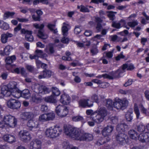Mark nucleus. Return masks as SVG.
I'll list each match as a JSON object with an SVG mask.
<instances>
[{
	"label": "nucleus",
	"mask_w": 149,
	"mask_h": 149,
	"mask_svg": "<svg viewBox=\"0 0 149 149\" xmlns=\"http://www.w3.org/2000/svg\"><path fill=\"white\" fill-rule=\"evenodd\" d=\"M55 110L58 116L61 118L66 116L68 113V107L63 105H58L56 107Z\"/></svg>",
	"instance_id": "obj_5"
},
{
	"label": "nucleus",
	"mask_w": 149,
	"mask_h": 149,
	"mask_svg": "<svg viewBox=\"0 0 149 149\" xmlns=\"http://www.w3.org/2000/svg\"><path fill=\"white\" fill-rule=\"evenodd\" d=\"M33 26L37 29H39L38 31L37 36L40 38L45 39L47 38L48 36L47 34L45 33L43 31L42 29L44 27V25L43 24L39 25V24L35 23L33 24Z\"/></svg>",
	"instance_id": "obj_9"
},
{
	"label": "nucleus",
	"mask_w": 149,
	"mask_h": 149,
	"mask_svg": "<svg viewBox=\"0 0 149 149\" xmlns=\"http://www.w3.org/2000/svg\"><path fill=\"white\" fill-rule=\"evenodd\" d=\"M119 92L122 94L130 95L132 93V91L131 90H123L122 89H120L119 90Z\"/></svg>",
	"instance_id": "obj_47"
},
{
	"label": "nucleus",
	"mask_w": 149,
	"mask_h": 149,
	"mask_svg": "<svg viewBox=\"0 0 149 149\" xmlns=\"http://www.w3.org/2000/svg\"><path fill=\"white\" fill-rule=\"evenodd\" d=\"M7 104L9 108L13 109H17L21 106V103L18 100L13 99L8 100Z\"/></svg>",
	"instance_id": "obj_10"
},
{
	"label": "nucleus",
	"mask_w": 149,
	"mask_h": 149,
	"mask_svg": "<svg viewBox=\"0 0 149 149\" xmlns=\"http://www.w3.org/2000/svg\"><path fill=\"white\" fill-rule=\"evenodd\" d=\"M16 83L14 81H12L10 82L8 84L7 86H6L7 88L6 89V91H9L11 93H15L17 92L15 91V92H11V90H14L15 91V88H16Z\"/></svg>",
	"instance_id": "obj_22"
},
{
	"label": "nucleus",
	"mask_w": 149,
	"mask_h": 149,
	"mask_svg": "<svg viewBox=\"0 0 149 149\" xmlns=\"http://www.w3.org/2000/svg\"><path fill=\"white\" fill-rule=\"evenodd\" d=\"M125 57V56L123 54V52H122L120 54L116 57V61H119L121 58H123Z\"/></svg>",
	"instance_id": "obj_57"
},
{
	"label": "nucleus",
	"mask_w": 149,
	"mask_h": 149,
	"mask_svg": "<svg viewBox=\"0 0 149 149\" xmlns=\"http://www.w3.org/2000/svg\"><path fill=\"white\" fill-rule=\"evenodd\" d=\"M64 131L67 136L77 140H79L82 133L78 129L71 126H64Z\"/></svg>",
	"instance_id": "obj_1"
},
{
	"label": "nucleus",
	"mask_w": 149,
	"mask_h": 149,
	"mask_svg": "<svg viewBox=\"0 0 149 149\" xmlns=\"http://www.w3.org/2000/svg\"><path fill=\"white\" fill-rule=\"evenodd\" d=\"M113 129V127L109 125L105 127L102 131V135L107 138V141H109L110 139V135Z\"/></svg>",
	"instance_id": "obj_8"
},
{
	"label": "nucleus",
	"mask_w": 149,
	"mask_h": 149,
	"mask_svg": "<svg viewBox=\"0 0 149 149\" xmlns=\"http://www.w3.org/2000/svg\"><path fill=\"white\" fill-rule=\"evenodd\" d=\"M102 26L101 24L99 23H97V26L96 27V29L97 30V32L100 31L102 29Z\"/></svg>",
	"instance_id": "obj_60"
},
{
	"label": "nucleus",
	"mask_w": 149,
	"mask_h": 149,
	"mask_svg": "<svg viewBox=\"0 0 149 149\" xmlns=\"http://www.w3.org/2000/svg\"><path fill=\"white\" fill-rule=\"evenodd\" d=\"M116 13L115 12L110 11L108 12L107 16L111 20H113L114 19L115 16L114 13Z\"/></svg>",
	"instance_id": "obj_48"
},
{
	"label": "nucleus",
	"mask_w": 149,
	"mask_h": 149,
	"mask_svg": "<svg viewBox=\"0 0 149 149\" xmlns=\"http://www.w3.org/2000/svg\"><path fill=\"white\" fill-rule=\"evenodd\" d=\"M140 109L142 113L146 115L147 114L148 110L146 109L141 104L140 105Z\"/></svg>",
	"instance_id": "obj_53"
},
{
	"label": "nucleus",
	"mask_w": 149,
	"mask_h": 149,
	"mask_svg": "<svg viewBox=\"0 0 149 149\" xmlns=\"http://www.w3.org/2000/svg\"><path fill=\"white\" fill-rule=\"evenodd\" d=\"M41 97L38 94L33 95L32 97V100L33 102H38L41 100Z\"/></svg>",
	"instance_id": "obj_40"
},
{
	"label": "nucleus",
	"mask_w": 149,
	"mask_h": 149,
	"mask_svg": "<svg viewBox=\"0 0 149 149\" xmlns=\"http://www.w3.org/2000/svg\"><path fill=\"white\" fill-rule=\"evenodd\" d=\"M21 95L23 97L26 99L29 98L31 96L30 92L27 89H25L22 91Z\"/></svg>",
	"instance_id": "obj_32"
},
{
	"label": "nucleus",
	"mask_w": 149,
	"mask_h": 149,
	"mask_svg": "<svg viewBox=\"0 0 149 149\" xmlns=\"http://www.w3.org/2000/svg\"><path fill=\"white\" fill-rule=\"evenodd\" d=\"M13 36V35L12 34L8 32L3 34L1 36V42L3 43H5L7 42L8 38L11 37Z\"/></svg>",
	"instance_id": "obj_25"
},
{
	"label": "nucleus",
	"mask_w": 149,
	"mask_h": 149,
	"mask_svg": "<svg viewBox=\"0 0 149 149\" xmlns=\"http://www.w3.org/2000/svg\"><path fill=\"white\" fill-rule=\"evenodd\" d=\"M137 129L139 132H142L146 129L145 126L142 123H140L137 126Z\"/></svg>",
	"instance_id": "obj_43"
},
{
	"label": "nucleus",
	"mask_w": 149,
	"mask_h": 149,
	"mask_svg": "<svg viewBox=\"0 0 149 149\" xmlns=\"http://www.w3.org/2000/svg\"><path fill=\"white\" fill-rule=\"evenodd\" d=\"M21 34H25V38L28 41L32 42L33 40V37L32 35V31L22 29L21 30Z\"/></svg>",
	"instance_id": "obj_13"
},
{
	"label": "nucleus",
	"mask_w": 149,
	"mask_h": 149,
	"mask_svg": "<svg viewBox=\"0 0 149 149\" xmlns=\"http://www.w3.org/2000/svg\"><path fill=\"white\" fill-rule=\"evenodd\" d=\"M53 74V72L49 70H46L43 71L40 75H39L38 77L39 79L45 78L50 77Z\"/></svg>",
	"instance_id": "obj_19"
},
{
	"label": "nucleus",
	"mask_w": 149,
	"mask_h": 149,
	"mask_svg": "<svg viewBox=\"0 0 149 149\" xmlns=\"http://www.w3.org/2000/svg\"><path fill=\"white\" fill-rule=\"evenodd\" d=\"M70 98L68 95L63 94L61 96L60 101L63 104L67 105L70 103Z\"/></svg>",
	"instance_id": "obj_18"
},
{
	"label": "nucleus",
	"mask_w": 149,
	"mask_h": 149,
	"mask_svg": "<svg viewBox=\"0 0 149 149\" xmlns=\"http://www.w3.org/2000/svg\"><path fill=\"white\" fill-rule=\"evenodd\" d=\"M72 119L73 121L76 122L82 120L83 119V118L81 116H77L72 117Z\"/></svg>",
	"instance_id": "obj_49"
},
{
	"label": "nucleus",
	"mask_w": 149,
	"mask_h": 149,
	"mask_svg": "<svg viewBox=\"0 0 149 149\" xmlns=\"http://www.w3.org/2000/svg\"><path fill=\"white\" fill-rule=\"evenodd\" d=\"M112 26L117 29H120L121 27L120 22H117L114 21L112 22Z\"/></svg>",
	"instance_id": "obj_50"
},
{
	"label": "nucleus",
	"mask_w": 149,
	"mask_h": 149,
	"mask_svg": "<svg viewBox=\"0 0 149 149\" xmlns=\"http://www.w3.org/2000/svg\"><path fill=\"white\" fill-rule=\"evenodd\" d=\"M27 125L29 129L31 130L33 129L36 128L38 127V123L32 119L30 120L28 122Z\"/></svg>",
	"instance_id": "obj_20"
},
{
	"label": "nucleus",
	"mask_w": 149,
	"mask_h": 149,
	"mask_svg": "<svg viewBox=\"0 0 149 149\" xmlns=\"http://www.w3.org/2000/svg\"><path fill=\"white\" fill-rule=\"evenodd\" d=\"M138 24V22L137 20H134L132 22L127 23L128 25L131 27H134Z\"/></svg>",
	"instance_id": "obj_46"
},
{
	"label": "nucleus",
	"mask_w": 149,
	"mask_h": 149,
	"mask_svg": "<svg viewBox=\"0 0 149 149\" xmlns=\"http://www.w3.org/2000/svg\"><path fill=\"white\" fill-rule=\"evenodd\" d=\"M128 129L127 125L125 123L118 124L117 126L116 129L119 132H124Z\"/></svg>",
	"instance_id": "obj_26"
},
{
	"label": "nucleus",
	"mask_w": 149,
	"mask_h": 149,
	"mask_svg": "<svg viewBox=\"0 0 149 149\" xmlns=\"http://www.w3.org/2000/svg\"><path fill=\"white\" fill-rule=\"evenodd\" d=\"M62 130L58 126H55L47 129L45 132L46 136L50 138H54L58 136L61 134Z\"/></svg>",
	"instance_id": "obj_3"
},
{
	"label": "nucleus",
	"mask_w": 149,
	"mask_h": 149,
	"mask_svg": "<svg viewBox=\"0 0 149 149\" xmlns=\"http://www.w3.org/2000/svg\"><path fill=\"white\" fill-rule=\"evenodd\" d=\"M89 100H81L79 102V106L82 107H85L86 106L88 107H91L93 105V102H92L91 104H89L88 102V101Z\"/></svg>",
	"instance_id": "obj_28"
},
{
	"label": "nucleus",
	"mask_w": 149,
	"mask_h": 149,
	"mask_svg": "<svg viewBox=\"0 0 149 149\" xmlns=\"http://www.w3.org/2000/svg\"><path fill=\"white\" fill-rule=\"evenodd\" d=\"M21 25L22 24L21 23L19 24L18 26L14 28V31L17 32L18 31H19L21 29Z\"/></svg>",
	"instance_id": "obj_64"
},
{
	"label": "nucleus",
	"mask_w": 149,
	"mask_h": 149,
	"mask_svg": "<svg viewBox=\"0 0 149 149\" xmlns=\"http://www.w3.org/2000/svg\"><path fill=\"white\" fill-rule=\"evenodd\" d=\"M20 73H21L22 75L25 77L26 76V72L24 68H23L21 67L20 70Z\"/></svg>",
	"instance_id": "obj_62"
},
{
	"label": "nucleus",
	"mask_w": 149,
	"mask_h": 149,
	"mask_svg": "<svg viewBox=\"0 0 149 149\" xmlns=\"http://www.w3.org/2000/svg\"><path fill=\"white\" fill-rule=\"evenodd\" d=\"M7 88L6 85L3 86L1 88H0V97H2L4 96L7 97L13 96L14 97L18 98L20 96V94L18 92L11 93L6 91Z\"/></svg>",
	"instance_id": "obj_4"
},
{
	"label": "nucleus",
	"mask_w": 149,
	"mask_h": 149,
	"mask_svg": "<svg viewBox=\"0 0 149 149\" xmlns=\"http://www.w3.org/2000/svg\"><path fill=\"white\" fill-rule=\"evenodd\" d=\"M70 28V26L69 25L67 22L63 23L62 30L64 36H66L67 35L68 30Z\"/></svg>",
	"instance_id": "obj_27"
},
{
	"label": "nucleus",
	"mask_w": 149,
	"mask_h": 149,
	"mask_svg": "<svg viewBox=\"0 0 149 149\" xmlns=\"http://www.w3.org/2000/svg\"><path fill=\"white\" fill-rule=\"evenodd\" d=\"M3 120L5 123L10 127H14L17 124L16 119L15 117L10 115L5 116Z\"/></svg>",
	"instance_id": "obj_6"
},
{
	"label": "nucleus",
	"mask_w": 149,
	"mask_h": 149,
	"mask_svg": "<svg viewBox=\"0 0 149 149\" xmlns=\"http://www.w3.org/2000/svg\"><path fill=\"white\" fill-rule=\"evenodd\" d=\"M40 110L42 111L46 112L48 110V107L46 105L42 104L41 106Z\"/></svg>",
	"instance_id": "obj_56"
},
{
	"label": "nucleus",
	"mask_w": 149,
	"mask_h": 149,
	"mask_svg": "<svg viewBox=\"0 0 149 149\" xmlns=\"http://www.w3.org/2000/svg\"><path fill=\"white\" fill-rule=\"evenodd\" d=\"M93 139V136L91 134L88 133L83 134L82 133L79 141H92Z\"/></svg>",
	"instance_id": "obj_21"
},
{
	"label": "nucleus",
	"mask_w": 149,
	"mask_h": 149,
	"mask_svg": "<svg viewBox=\"0 0 149 149\" xmlns=\"http://www.w3.org/2000/svg\"><path fill=\"white\" fill-rule=\"evenodd\" d=\"M91 99L93 102H95L97 103L99 102V98L98 96L96 94H93L91 97ZM92 102H91V103Z\"/></svg>",
	"instance_id": "obj_45"
},
{
	"label": "nucleus",
	"mask_w": 149,
	"mask_h": 149,
	"mask_svg": "<svg viewBox=\"0 0 149 149\" xmlns=\"http://www.w3.org/2000/svg\"><path fill=\"white\" fill-rule=\"evenodd\" d=\"M134 111L135 113L137 118L138 119L140 116V113L138 105L135 104L134 106Z\"/></svg>",
	"instance_id": "obj_42"
},
{
	"label": "nucleus",
	"mask_w": 149,
	"mask_h": 149,
	"mask_svg": "<svg viewBox=\"0 0 149 149\" xmlns=\"http://www.w3.org/2000/svg\"><path fill=\"white\" fill-rule=\"evenodd\" d=\"M132 79H130L124 84V86L125 87H127L128 86L132 84Z\"/></svg>",
	"instance_id": "obj_63"
},
{
	"label": "nucleus",
	"mask_w": 149,
	"mask_h": 149,
	"mask_svg": "<svg viewBox=\"0 0 149 149\" xmlns=\"http://www.w3.org/2000/svg\"><path fill=\"white\" fill-rule=\"evenodd\" d=\"M55 117V113L53 112H50L40 115L39 117L38 120L40 122H45L53 120Z\"/></svg>",
	"instance_id": "obj_7"
},
{
	"label": "nucleus",
	"mask_w": 149,
	"mask_h": 149,
	"mask_svg": "<svg viewBox=\"0 0 149 149\" xmlns=\"http://www.w3.org/2000/svg\"><path fill=\"white\" fill-rule=\"evenodd\" d=\"M30 149H41V141L37 139L32 141L30 143Z\"/></svg>",
	"instance_id": "obj_15"
},
{
	"label": "nucleus",
	"mask_w": 149,
	"mask_h": 149,
	"mask_svg": "<svg viewBox=\"0 0 149 149\" xmlns=\"http://www.w3.org/2000/svg\"><path fill=\"white\" fill-rule=\"evenodd\" d=\"M91 52L92 54V55H94L98 52V51L96 48H94L91 49Z\"/></svg>",
	"instance_id": "obj_59"
},
{
	"label": "nucleus",
	"mask_w": 149,
	"mask_h": 149,
	"mask_svg": "<svg viewBox=\"0 0 149 149\" xmlns=\"http://www.w3.org/2000/svg\"><path fill=\"white\" fill-rule=\"evenodd\" d=\"M52 93L53 95L58 96L60 94V91L58 88L56 87H52L51 88Z\"/></svg>",
	"instance_id": "obj_38"
},
{
	"label": "nucleus",
	"mask_w": 149,
	"mask_h": 149,
	"mask_svg": "<svg viewBox=\"0 0 149 149\" xmlns=\"http://www.w3.org/2000/svg\"><path fill=\"white\" fill-rule=\"evenodd\" d=\"M21 116L22 119L26 120L33 119L34 116V114L32 112H25L22 113Z\"/></svg>",
	"instance_id": "obj_17"
},
{
	"label": "nucleus",
	"mask_w": 149,
	"mask_h": 149,
	"mask_svg": "<svg viewBox=\"0 0 149 149\" xmlns=\"http://www.w3.org/2000/svg\"><path fill=\"white\" fill-rule=\"evenodd\" d=\"M14 12H10L8 11L5 12L3 15V17L5 19H6L9 17H12L15 14Z\"/></svg>",
	"instance_id": "obj_39"
},
{
	"label": "nucleus",
	"mask_w": 149,
	"mask_h": 149,
	"mask_svg": "<svg viewBox=\"0 0 149 149\" xmlns=\"http://www.w3.org/2000/svg\"><path fill=\"white\" fill-rule=\"evenodd\" d=\"M3 139L5 141L10 143H12L15 141V136L13 135L6 134L4 135L3 137Z\"/></svg>",
	"instance_id": "obj_24"
},
{
	"label": "nucleus",
	"mask_w": 149,
	"mask_h": 149,
	"mask_svg": "<svg viewBox=\"0 0 149 149\" xmlns=\"http://www.w3.org/2000/svg\"><path fill=\"white\" fill-rule=\"evenodd\" d=\"M107 138L104 137L103 138L101 139H99L97 141L96 143V144L98 146H100L104 144L105 142V140H107Z\"/></svg>",
	"instance_id": "obj_52"
},
{
	"label": "nucleus",
	"mask_w": 149,
	"mask_h": 149,
	"mask_svg": "<svg viewBox=\"0 0 149 149\" xmlns=\"http://www.w3.org/2000/svg\"><path fill=\"white\" fill-rule=\"evenodd\" d=\"M81 31V29L80 28L76 26L74 29V33L76 34H78Z\"/></svg>",
	"instance_id": "obj_61"
},
{
	"label": "nucleus",
	"mask_w": 149,
	"mask_h": 149,
	"mask_svg": "<svg viewBox=\"0 0 149 149\" xmlns=\"http://www.w3.org/2000/svg\"><path fill=\"white\" fill-rule=\"evenodd\" d=\"M102 35H101L97 34L93 38H92V40L93 41H97L98 40H102L103 39L102 38Z\"/></svg>",
	"instance_id": "obj_55"
},
{
	"label": "nucleus",
	"mask_w": 149,
	"mask_h": 149,
	"mask_svg": "<svg viewBox=\"0 0 149 149\" xmlns=\"http://www.w3.org/2000/svg\"><path fill=\"white\" fill-rule=\"evenodd\" d=\"M127 138L126 134L124 133H120L116 136V139L117 142L121 145L123 144L125 142L126 139Z\"/></svg>",
	"instance_id": "obj_14"
},
{
	"label": "nucleus",
	"mask_w": 149,
	"mask_h": 149,
	"mask_svg": "<svg viewBox=\"0 0 149 149\" xmlns=\"http://www.w3.org/2000/svg\"><path fill=\"white\" fill-rule=\"evenodd\" d=\"M80 11L83 12H88L89 10L88 8L84 6H81L80 9Z\"/></svg>",
	"instance_id": "obj_58"
},
{
	"label": "nucleus",
	"mask_w": 149,
	"mask_h": 149,
	"mask_svg": "<svg viewBox=\"0 0 149 149\" xmlns=\"http://www.w3.org/2000/svg\"><path fill=\"white\" fill-rule=\"evenodd\" d=\"M19 136L22 141L26 142L31 139V136L29 132L26 130H21L19 133Z\"/></svg>",
	"instance_id": "obj_12"
},
{
	"label": "nucleus",
	"mask_w": 149,
	"mask_h": 149,
	"mask_svg": "<svg viewBox=\"0 0 149 149\" xmlns=\"http://www.w3.org/2000/svg\"><path fill=\"white\" fill-rule=\"evenodd\" d=\"M95 112L97 113V115L95 116L91 115V118L94 122L97 123H100L102 122L107 114V111L104 107L99 108Z\"/></svg>",
	"instance_id": "obj_2"
},
{
	"label": "nucleus",
	"mask_w": 149,
	"mask_h": 149,
	"mask_svg": "<svg viewBox=\"0 0 149 149\" xmlns=\"http://www.w3.org/2000/svg\"><path fill=\"white\" fill-rule=\"evenodd\" d=\"M113 107L116 108L118 110L120 109H122V107L121 105L119 99H118L115 102H113Z\"/></svg>",
	"instance_id": "obj_37"
},
{
	"label": "nucleus",
	"mask_w": 149,
	"mask_h": 149,
	"mask_svg": "<svg viewBox=\"0 0 149 149\" xmlns=\"http://www.w3.org/2000/svg\"><path fill=\"white\" fill-rule=\"evenodd\" d=\"M12 48L9 45H7L5 47L4 50V53L5 54L8 55L9 54Z\"/></svg>",
	"instance_id": "obj_44"
},
{
	"label": "nucleus",
	"mask_w": 149,
	"mask_h": 149,
	"mask_svg": "<svg viewBox=\"0 0 149 149\" xmlns=\"http://www.w3.org/2000/svg\"><path fill=\"white\" fill-rule=\"evenodd\" d=\"M8 24L2 20H0V28L4 30H7L9 28Z\"/></svg>",
	"instance_id": "obj_34"
},
{
	"label": "nucleus",
	"mask_w": 149,
	"mask_h": 149,
	"mask_svg": "<svg viewBox=\"0 0 149 149\" xmlns=\"http://www.w3.org/2000/svg\"><path fill=\"white\" fill-rule=\"evenodd\" d=\"M119 102L122 107V110H123L128 105L129 102L126 98H123L122 99H119Z\"/></svg>",
	"instance_id": "obj_30"
},
{
	"label": "nucleus",
	"mask_w": 149,
	"mask_h": 149,
	"mask_svg": "<svg viewBox=\"0 0 149 149\" xmlns=\"http://www.w3.org/2000/svg\"><path fill=\"white\" fill-rule=\"evenodd\" d=\"M47 49H49L50 53L52 54L54 53V50L53 47L52 45H49V46L47 48V49H45L46 52L48 53H49V52H48L47 51Z\"/></svg>",
	"instance_id": "obj_54"
},
{
	"label": "nucleus",
	"mask_w": 149,
	"mask_h": 149,
	"mask_svg": "<svg viewBox=\"0 0 149 149\" xmlns=\"http://www.w3.org/2000/svg\"><path fill=\"white\" fill-rule=\"evenodd\" d=\"M138 138L139 140L142 142H148L149 143V132L141 134Z\"/></svg>",
	"instance_id": "obj_16"
},
{
	"label": "nucleus",
	"mask_w": 149,
	"mask_h": 149,
	"mask_svg": "<svg viewBox=\"0 0 149 149\" xmlns=\"http://www.w3.org/2000/svg\"><path fill=\"white\" fill-rule=\"evenodd\" d=\"M45 101L47 102L55 103L57 102L56 99L52 95H50L45 97L44 98Z\"/></svg>",
	"instance_id": "obj_31"
},
{
	"label": "nucleus",
	"mask_w": 149,
	"mask_h": 149,
	"mask_svg": "<svg viewBox=\"0 0 149 149\" xmlns=\"http://www.w3.org/2000/svg\"><path fill=\"white\" fill-rule=\"evenodd\" d=\"M34 87L36 89H37V90L34 91L36 93H38L43 94H45L49 93L50 90L47 87L45 86H40L38 84H34Z\"/></svg>",
	"instance_id": "obj_11"
},
{
	"label": "nucleus",
	"mask_w": 149,
	"mask_h": 149,
	"mask_svg": "<svg viewBox=\"0 0 149 149\" xmlns=\"http://www.w3.org/2000/svg\"><path fill=\"white\" fill-rule=\"evenodd\" d=\"M106 104V105L109 109H111L113 107V102L110 99H108L105 100Z\"/></svg>",
	"instance_id": "obj_41"
},
{
	"label": "nucleus",
	"mask_w": 149,
	"mask_h": 149,
	"mask_svg": "<svg viewBox=\"0 0 149 149\" xmlns=\"http://www.w3.org/2000/svg\"><path fill=\"white\" fill-rule=\"evenodd\" d=\"M16 59L15 56L13 55L10 57H7L6 60V62L7 64H10L12 63L13 61Z\"/></svg>",
	"instance_id": "obj_36"
},
{
	"label": "nucleus",
	"mask_w": 149,
	"mask_h": 149,
	"mask_svg": "<svg viewBox=\"0 0 149 149\" xmlns=\"http://www.w3.org/2000/svg\"><path fill=\"white\" fill-rule=\"evenodd\" d=\"M133 110L132 109H129L125 115L127 120L128 121H131L133 119Z\"/></svg>",
	"instance_id": "obj_29"
},
{
	"label": "nucleus",
	"mask_w": 149,
	"mask_h": 149,
	"mask_svg": "<svg viewBox=\"0 0 149 149\" xmlns=\"http://www.w3.org/2000/svg\"><path fill=\"white\" fill-rule=\"evenodd\" d=\"M113 50L111 51L104 52L106 54L105 57L108 59L111 58L113 56Z\"/></svg>",
	"instance_id": "obj_51"
},
{
	"label": "nucleus",
	"mask_w": 149,
	"mask_h": 149,
	"mask_svg": "<svg viewBox=\"0 0 149 149\" xmlns=\"http://www.w3.org/2000/svg\"><path fill=\"white\" fill-rule=\"evenodd\" d=\"M120 70H118L115 72H112L109 74H102L103 77L109 79H113L116 77V74L119 72Z\"/></svg>",
	"instance_id": "obj_23"
},
{
	"label": "nucleus",
	"mask_w": 149,
	"mask_h": 149,
	"mask_svg": "<svg viewBox=\"0 0 149 149\" xmlns=\"http://www.w3.org/2000/svg\"><path fill=\"white\" fill-rule=\"evenodd\" d=\"M35 53L38 57L44 58L47 56V54H44L41 50L37 49L35 51Z\"/></svg>",
	"instance_id": "obj_35"
},
{
	"label": "nucleus",
	"mask_w": 149,
	"mask_h": 149,
	"mask_svg": "<svg viewBox=\"0 0 149 149\" xmlns=\"http://www.w3.org/2000/svg\"><path fill=\"white\" fill-rule=\"evenodd\" d=\"M130 137L132 139H135L137 136V132L134 130H131L129 132Z\"/></svg>",
	"instance_id": "obj_33"
}]
</instances>
